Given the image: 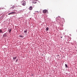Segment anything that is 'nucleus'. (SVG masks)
I'll use <instances>...</instances> for the list:
<instances>
[{
  "instance_id": "nucleus-15",
  "label": "nucleus",
  "mask_w": 77,
  "mask_h": 77,
  "mask_svg": "<svg viewBox=\"0 0 77 77\" xmlns=\"http://www.w3.org/2000/svg\"><path fill=\"white\" fill-rule=\"evenodd\" d=\"M36 12H37V13H39V11H37Z\"/></svg>"
},
{
  "instance_id": "nucleus-16",
  "label": "nucleus",
  "mask_w": 77,
  "mask_h": 77,
  "mask_svg": "<svg viewBox=\"0 0 77 77\" xmlns=\"http://www.w3.org/2000/svg\"><path fill=\"white\" fill-rule=\"evenodd\" d=\"M5 8H6V6H5Z\"/></svg>"
},
{
  "instance_id": "nucleus-11",
  "label": "nucleus",
  "mask_w": 77,
  "mask_h": 77,
  "mask_svg": "<svg viewBox=\"0 0 77 77\" xmlns=\"http://www.w3.org/2000/svg\"><path fill=\"white\" fill-rule=\"evenodd\" d=\"M37 2H34L33 1L32 2V3H34V4H35V3H36Z\"/></svg>"
},
{
  "instance_id": "nucleus-12",
  "label": "nucleus",
  "mask_w": 77,
  "mask_h": 77,
  "mask_svg": "<svg viewBox=\"0 0 77 77\" xmlns=\"http://www.w3.org/2000/svg\"><path fill=\"white\" fill-rule=\"evenodd\" d=\"M18 59H17V60H16V63H17V61H18Z\"/></svg>"
},
{
  "instance_id": "nucleus-1",
  "label": "nucleus",
  "mask_w": 77,
  "mask_h": 77,
  "mask_svg": "<svg viewBox=\"0 0 77 77\" xmlns=\"http://www.w3.org/2000/svg\"><path fill=\"white\" fill-rule=\"evenodd\" d=\"M21 3L23 6H25L26 5V2L24 1L22 2Z\"/></svg>"
},
{
  "instance_id": "nucleus-3",
  "label": "nucleus",
  "mask_w": 77,
  "mask_h": 77,
  "mask_svg": "<svg viewBox=\"0 0 77 77\" xmlns=\"http://www.w3.org/2000/svg\"><path fill=\"white\" fill-rule=\"evenodd\" d=\"M48 11L47 10H43L42 12L43 14H45L46 12H47Z\"/></svg>"
},
{
  "instance_id": "nucleus-19",
  "label": "nucleus",
  "mask_w": 77,
  "mask_h": 77,
  "mask_svg": "<svg viewBox=\"0 0 77 77\" xmlns=\"http://www.w3.org/2000/svg\"><path fill=\"white\" fill-rule=\"evenodd\" d=\"M14 7H15V6H14Z\"/></svg>"
},
{
  "instance_id": "nucleus-5",
  "label": "nucleus",
  "mask_w": 77,
  "mask_h": 77,
  "mask_svg": "<svg viewBox=\"0 0 77 77\" xmlns=\"http://www.w3.org/2000/svg\"><path fill=\"white\" fill-rule=\"evenodd\" d=\"M29 10H30V11H32V9H33V8H32V6H31L29 7Z\"/></svg>"
},
{
  "instance_id": "nucleus-6",
  "label": "nucleus",
  "mask_w": 77,
  "mask_h": 77,
  "mask_svg": "<svg viewBox=\"0 0 77 77\" xmlns=\"http://www.w3.org/2000/svg\"><path fill=\"white\" fill-rule=\"evenodd\" d=\"M49 29V28H48V27H47L46 28V31H48Z\"/></svg>"
},
{
  "instance_id": "nucleus-10",
  "label": "nucleus",
  "mask_w": 77,
  "mask_h": 77,
  "mask_svg": "<svg viewBox=\"0 0 77 77\" xmlns=\"http://www.w3.org/2000/svg\"><path fill=\"white\" fill-rule=\"evenodd\" d=\"M65 66L66 67V68H68V65H67V64H65Z\"/></svg>"
},
{
  "instance_id": "nucleus-7",
  "label": "nucleus",
  "mask_w": 77,
  "mask_h": 77,
  "mask_svg": "<svg viewBox=\"0 0 77 77\" xmlns=\"http://www.w3.org/2000/svg\"><path fill=\"white\" fill-rule=\"evenodd\" d=\"M0 33H3V31L1 29H0Z\"/></svg>"
},
{
  "instance_id": "nucleus-13",
  "label": "nucleus",
  "mask_w": 77,
  "mask_h": 77,
  "mask_svg": "<svg viewBox=\"0 0 77 77\" xmlns=\"http://www.w3.org/2000/svg\"><path fill=\"white\" fill-rule=\"evenodd\" d=\"M24 32L25 33H26V32H27V30H26L25 31H24Z\"/></svg>"
},
{
  "instance_id": "nucleus-8",
  "label": "nucleus",
  "mask_w": 77,
  "mask_h": 77,
  "mask_svg": "<svg viewBox=\"0 0 77 77\" xmlns=\"http://www.w3.org/2000/svg\"><path fill=\"white\" fill-rule=\"evenodd\" d=\"M8 31L9 32V33H11V31H12V29H11L8 30Z\"/></svg>"
},
{
  "instance_id": "nucleus-2",
  "label": "nucleus",
  "mask_w": 77,
  "mask_h": 77,
  "mask_svg": "<svg viewBox=\"0 0 77 77\" xmlns=\"http://www.w3.org/2000/svg\"><path fill=\"white\" fill-rule=\"evenodd\" d=\"M14 14H15V11L8 14V15H14Z\"/></svg>"
},
{
  "instance_id": "nucleus-18",
  "label": "nucleus",
  "mask_w": 77,
  "mask_h": 77,
  "mask_svg": "<svg viewBox=\"0 0 77 77\" xmlns=\"http://www.w3.org/2000/svg\"><path fill=\"white\" fill-rule=\"evenodd\" d=\"M61 38H62V37H61Z\"/></svg>"
},
{
  "instance_id": "nucleus-14",
  "label": "nucleus",
  "mask_w": 77,
  "mask_h": 77,
  "mask_svg": "<svg viewBox=\"0 0 77 77\" xmlns=\"http://www.w3.org/2000/svg\"><path fill=\"white\" fill-rule=\"evenodd\" d=\"M19 36H20V37H23V35H20Z\"/></svg>"
},
{
  "instance_id": "nucleus-9",
  "label": "nucleus",
  "mask_w": 77,
  "mask_h": 77,
  "mask_svg": "<svg viewBox=\"0 0 77 77\" xmlns=\"http://www.w3.org/2000/svg\"><path fill=\"white\" fill-rule=\"evenodd\" d=\"M17 58V57H13V59L14 60H15V59H16Z\"/></svg>"
},
{
  "instance_id": "nucleus-17",
  "label": "nucleus",
  "mask_w": 77,
  "mask_h": 77,
  "mask_svg": "<svg viewBox=\"0 0 77 77\" xmlns=\"http://www.w3.org/2000/svg\"><path fill=\"white\" fill-rule=\"evenodd\" d=\"M20 8H21V6H20Z\"/></svg>"
},
{
  "instance_id": "nucleus-4",
  "label": "nucleus",
  "mask_w": 77,
  "mask_h": 77,
  "mask_svg": "<svg viewBox=\"0 0 77 77\" xmlns=\"http://www.w3.org/2000/svg\"><path fill=\"white\" fill-rule=\"evenodd\" d=\"M7 37V34L6 33H5L3 35V37L5 38Z\"/></svg>"
}]
</instances>
